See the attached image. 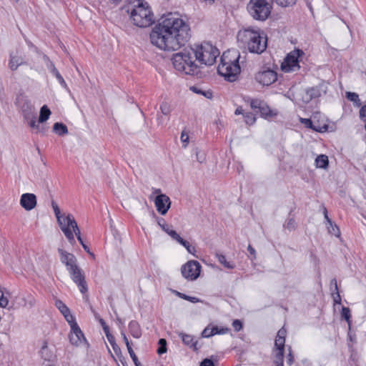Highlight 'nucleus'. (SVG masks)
<instances>
[{
	"label": "nucleus",
	"mask_w": 366,
	"mask_h": 366,
	"mask_svg": "<svg viewBox=\"0 0 366 366\" xmlns=\"http://www.w3.org/2000/svg\"><path fill=\"white\" fill-rule=\"evenodd\" d=\"M189 26L172 13L161 19L150 33V41L157 47L166 51H176L188 41Z\"/></svg>",
	"instance_id": "f257e3e1"
},
{
	"label": "nucleus",
	"mask_w": 366,
	"mask_h": 366,
	"mask_svg": "<svg viewBox=\"0 0 366 366\" xmlns=\"http://www.w3.org/2000/svg\"><path fill=\"white\" fill-rule=\"evenodd\" d=\"M237 39L247 47L249 52L260 54L267 47V36L264 31L259 28L248 27L239 30Z\"/></svg>",
	"instance_id": "f03ea898"
},
{
	"label": "nucleus",
	"mask_w": 366,
	"mask_h": 366,
	"mask_svg": "<svg viewBox=\"0 0 366 366\" xmlns=\"http://www.w3.org/2000/svg\"><path fill=\"white\" fill-rule=\"evenodd\" d=\"M127 12L132 24L140 28L149 27L155 21L150 6L143 0H134L132 5L127 6Z\"/></svg>",
	"instance_id": "7ed1b4c3"
},
{
	"label": "nucleus",
	"mask_w": 366,
	"mask_h": 366,
	"mask_svg": "<svg viewBox=\"0 0 366 366\" xmlns=\"http://www.w3.org/2000/svg\"><path fill=\"white\" fill-rule=\"evenodd\" d=\"M239 57V51L235 49L224 51L221 56V63L217 68L218 73L230 82L234 81L240 73Z\"/></svg>",
	"instance_id": "20e7f679"
},
{
	"label": "nucleus",
	"mask_w": 366,
	"mask_h": 366,
	"mask_svg": "<svg viewBox=\"0 0 366 366\" xmlns=\"http://www.w3.org/2000/svg\"><path fill=\"white\" fill-rule=\"evenodd\" d=\"M194 54L195 53L192 47L185 48L182 51L174 54L172 58L174 67L186 74L197 75L199 66L195 63Z\"/></svg>",
	"instance_id": "39448f33"
},
{
	"label": "nucleus",
	"mask_w": 366,
	"mask_h": 366,
	"mask_svg": "<svg viewBox=\"0 0 366 366\" xmlns=\"http://www.w3.org/2000/svg\"><path fill=\"white\" fill-rule=\"evenodd\" d=\"M194 51L195 61L204 65L210 66L214 64L219 55V50L208 42L196 46Z\"/></svg>",
	"instance_id": "423d86ee"
},
{
	"label": "nucleus",
	"mask_w": 366,
	"mask_h": 366,
	"mask_svg": "<svg viewBox=\"0 0 366 366\" xmlns=\"http://www.w3.org/2000/svg\"><path fill=\"white\" fill-rule=\"evenodd\" d=\"M247 11L254 19L264 21L271 13V6L267 0H249Z\"/></svg>",
	"instance_id": "0eeeda50"
},
{
	"label": "nucleus",
	"mask_w": 366,
	"mask_h": 366,
	"mask_svg": "<svg viewBox=\"0 0 366 366\" xmlns=\"http://www.w3.org/2000/svg\"><path fill=\"white\" fill-rule=\"evenodd\" d=\"M304 55V51L300 49H295L290 51L282 63L281 69L285 73L299 71L300 69V59Z\"/></svg>",
	"instance_id": "6e6552de"
},
{
	"label": "nucleus",
	"mask_w": 366,
	"mask_h": 366,
	"mask_svg": "<svg viewBox=\"0 0 366 366\" xmlns=\"http://www.w3.org/2000/svg\"><path fill=\"white\" fill-rule=\"evenodd\" d=\"M51 207L56 217L57 222L65 237L71 244L75 243L74 235H73L71 230L66 227L69 222L68 217H71V219H74V217L71 214H68L66 216L61 214L60 209L54 200L51 201Z\"/></svg>",
	"instance_id": "1a4fd4ad"
},
{
	"label": "nucleus",
	"mask_w": 366,
	"mask_h": 366,
	"mask_svg": "<svg viewBox=\"0 0 366 366\" xmlns=\"http://www.w3.org/2000/svg\"><path fill=\"white\" fill-rule=\"evenodd\" d=\"M14 103L21 113L24 119L32 117L33 114L36 113L31 101L23 94L17 95Z\"/></svg>",
	"instance_id": "9d476101"
},
{
	"label": "nucleus",
	"mask_w": 366,
	"mask_h": 366,
	"mask_svg": "<svg viewBox=\"0 0 366 366\" xmlns=\"http://www.w3.org/2000/svg\"><path fill=\"white\" fill-rule=\"evenodd\" d=\"M201 265L196 260H189L181 267L182 276L187 280L193 281L197 280L201 272Z\"/></svg>",
	"instance_id": "9b49d317"
},
{
	"label": "nucleus",
	"mask_w": 366,
	"mask_h": 366,
	"mask_svg": "<svg viewBox=\"0 0 366 366\" xmlns=\"http://www.w3.org/2000/svg\"><path fill=\"white\" fill-rule=\"evenodd\" d=\"M327 86L325 83L322 82L315 86L308 88L305 90V94L302 97L303 102L308 103L312 99L319 98L322 94H326Z\"/></svg>",
	"instance_id": "f8f14e48"
},
{
	"label": "nucleus",
	"mask_w": 366,
	"mask_h": 366,
	"mask_svg": "<svg viewBox=\"0 0 366 366\" xmlns=\"http://www.w3.org/2000/svg\"><path fill=\"white\" fill-rule=\"evenodd\" d=\"M71 280L75 282L81 293H85L87 292V285L85 281V277L82 269L77 266L76 267L71 269L68 271Z\"/></svg>",
	"instance_id": "ddd939ff"
},
{
	"label": "nucleus",
	"mask_w": 366,
	"mask_h": 366,
	"mask_svg": "<svg viewBox=\"0 0 366 366\" xmlns=\"http://www.w3.org/2000/svg\"><path fill=\"white\" fill-rule=\"evenodd\" d=\"M256 81L263 86H269L277 79V74L272 69L260 71L255 75Z\"/></svg>",
	"instance_id": "4468645a"
},
{
	"label": "nucleus",
	"mask_w": 366,
	"mask_h": 366,
	"mask_svg": "<svg viewBox=\"0 0 366 366\" xmlns=\"http://www.w3.org/2000/svg\"><path fill=\"white\" fill-rule=\"evenodd\" d=\"M71 327V333L69 334V340L72 345H78L82 341H86L83 332L77 325L75 319L72 322H68Z\"/></svg>",
	"instance_id": "2eb2a0df"
},
{
	"label": "nucleus",
	"mask_w": 366,
	"mask_h": 366,
	"mask_svg": "<svg viewBox=\"0 0 366 366\" xmlns=\"http://www.w3.org/2000/svg\"><path fill=\"white\" fill-rule=\"evenodd\" d=\"M154 204L158 212L164 215L170 207L171 201L168 196L164 194H160L156 197Z\"/></svg>",
	"instance_id": "dca6fc26"
},
{
	"label": "nucleus",
	"mask_w": 366,
	"mask_h": 366,
	"mask_svg": "<svg viewBox=\"0 0 366 366\" xmlns=\"http://www.w3.org/2000/svg\"><path fill=\"white\" fill-rule=\"evenodd\" d=\"M21 206L27 211L34 209L36 205V197L32 193H25L21 196Z\"/></svg>",
	"instance_id": "f3484780"
},
{
	"label": "nucleus",
	"mask_w": 366,
	"mask_h": 366,
	"mask_svg": "<svg viewBox=\"0 0 366 366\" xmlns=\"http://www.w3.org/2000/svg\"><path fill=\"white\" fill-rule=\"evenodd\" d=\"M300 122L302 123L305 127L312 129V130L318 132H324L327 131L328 128L327 124H324L322 126L317 125L310 119L300 118Z\"/></svg>",
	"instance_id": "a211bd4d"
},
{
	"label": "nucleus",
	"mask_w": 366,
	"mask_h": 366,
	"mask_svg": "<svg viewBox=\"0 0 366 366\" xmlns=\"http://www.w3.org/2000/svg\"><path fill=\"white\" fill-rule=\"evenodd\" d=\"M55 305L68 322H72L75 319V317L71 314L69 307L62 301L56 300Z\"/></svg>",
	"instance_id": "6ab92c4d"
},
{
	"label": "nucleus",
	"mask_w": 366,
	"mask_h": 366,
	"mask_svg": "<svg viewBox=\"0 0 366 366\" xmlns=\"http://www.w3.org/2000/svg\"><path fill=\"white\" fill-rule=\"evenodd\" d=\"M40 355L42 359L48 362H52L55 358V355L54 352L49 348L46 341H44L41 346Z\"/></svg>",
	"instance_id": "aec40b11"
},
{
	"label": "nucleus",
	"mask_w": 366,
	"mask_h": 366,
	"mask_svg": "<svg viewBox=\"0 0 366 366\" xmlns=\"http://www.w3.org/2000/svg\"><path fill=\"white\" fill-rule=\"evenodd\" d=\"M68 223L66 224V227L69 229H71L72 233L75 234V235L76 236V238L78 239V241L79 242V243L81 244H84V242H83V239L81 237V232H80V229L77 225V223L76 222V220L74 219H71V217H68Z\"/></svg>",
	"instance_id": "412c9836"
},
{
	"label": "nucleus",
	"mask_w": 366,
	"mask_h": 366,
	"mask_svg": "<svg viewBox=\"0 0 366 366\" xmlns=\"http://www.w3.org/2000/svg\"><path fill=\"white\" fill-rule=\"evenodd\" d=\"M172 239L177 241L178 243L184 246L189 253L194 255V253L196 252V248L194 246L191 245L189 242L184 240L177 233H172Z\"/></svg>",
	"instance_id": "4be33fe9"
},
{
	"label": "nucleus",
	"mask_w": 366,
	"mask_h": 366,
	"mask_svg": "<svg viewBox=\"0 0 366 366\" xmlns=\"http://www.w3.org/2000/svg\"><path fill=\"white\" fill-rule=\"evenodd\" d=\"M129 330L131 335L137 339H139L142 336V329L138 322L136 320H132L129 323Z\"/></svg>",
	"instance_id": "5701e85b"
},
{
	"label": "nucleus",
	"mask_w": 366,
	"mask_h": 366,
	"mask_svg": "<svg viewBox=\"0 0 366 366\" xmlns=\"http://www.w3.org/2000/svg\"><path fill=\"white\" fill-rule=\"evenodd\" d=\"M180 335L182 337V342H184V345L189 346L194 351H197L198 350L197 347V341L194 340L193 336L184 333H182Z\"/></svg>",
	"instance_id": "b1692460"
},
{
	"label": "nucleus",
	"mask_w": 366,
	"mask_h": 366,
	"mask_svg": "<svg viewBox=\"0 0 366 366\" xmlns=\"http://www.w3.org/2000/svg\"><path fill=\"white\" fill-rule=\"evenodd\" d=\"M259 112H260L261 116L264 118H270L277 115V112L271 109L264 102H262L260 108L259 109Z\"/></svg>",
	"instance_id": "393cba45"
},
{
	"label": "nucleus",
	"mask_w": 366,
	"mask_h": 366,
	"mask_svg": "<svg viewBox=\"0 0 366 366\" xmlns=\"http://www.w3.org/2000/svg\"><path fill=\"white\" fill-rule=\"evenodd\" d=\"M58 252L60 254V260L63 264H66L72 260H75L76 257L73 254L60 248L58 249Z\"/></svg>",
	"instance_id": "a878e982"
},
{
	"label": "nucleus",
	"mask_w": 366,
	"mask_h": 366,
	"mask_svg": "<svg viewBox=\"0 0 366 366\" xmlns=\"http://www.w3.org/2000/svg\"><path fill=\"white\" fill-rule=\"evenodd\" d=\"M24 120L28 122V124L29 125V127L31 129L36 130V133H38V132H44L43 127H40L36 123V113L33 114L32 117L25 118Z\"/></svg>",
	"instance_id": "bb28decb"
},
{
	"label": "nucleus",
	"mask_w": 366,
	"mask_h": 366,
	"mask_svg": "<svg viewBox=\"0 0 366 366\" xmlns=\"http://www.w3.org/2000/svg\"><path fill=\"white\" fill-rule=\"evenodd\" d=\"M329 160L325 154H320L315 159V164L318 168L325 169L328 167Z\"/></svg>",
	"instance_id": "cd10ccee"
},
{
	"label": "nucleus",
	"mask_w": 366,
	"mask_h": 366,
	"mask_svg": "<svg viewBox=\"0 0 366 366\" xmlns=\"http://www.w3.org/2000/svg\"><path fill=\"white\" fill-rule=\"evenodd\" d=\"M54 132L59 136H63L68 134L67 127L61 122H56L53 126Z\"/></svg>",
	"instance_id": "c85d7f7f"
},
{
	"label": "nucleus",
	"mask_w": 366,
	"mask_h": 366,
	"mask_svg": "<svg viewBox=\"0 0 366 366\" xmlns=\"http://www.w3.org/2000/svg\"><path fill=\"white\" fill-rule=\"evenodd\" d=\"M24 64L23 59L21 57L10 55V60L9 63V68L14 71L17 69L18 66Z\"/></svg>",
	"instance_id": "c756f323"
},
{
	"label": "nucleus",
	"mask_w": 366,
	"mask_h": 366,
	"mask_svg": "<svg viewBox=\"0 0 366 366\" xmlns=\"http://www.w3.org/2000/svg\"><path fill=\"white\" fill-rule=\"evenodd\" d=\"M51 114V111L46 105H44L40 109V114L39 117V123H43L46 122Z\"/></svg>",
	"instance_id": "7c9ffc66"
},
{
	"label": "nucleus",
	"mask_w": 366,
	"mask_h": 366,
	"mask_svg": "<svg viewBox=\"0 0 366 366\" xmlns=\"http://www.w3.org/2000/svg\"><path fill=\"white\" fill-rule=\"evenodd\" d=\"M216 257L219 263L222 264L224 267L227 269H234L235 267V264L234 263L227 261L226 257L224 254L216 253Z\"/></svg>",
	"instance_id": "2f4dec72"
},
{
	"label": "nucleus",
	"mask_w": 366,
	"mask_h": 366,
	"mask_svg": "<svg viewBox=\"0 0 366 366\" xmlns=\"http://www.w3.org/2000/svg\"><path fill=\"white\" fill-rule=\"evenodd\" d=\"M284 352H285V349H282V348L277 349V352L275 354L274 360V362L276 365V366H284V365H283Z\"/></svg>",
	"instance_id": "473e14b6"
},
{
	"label": "nucleus",
	"mask_w": 366,
	"mask_h": 366,
	"mask_svg": "<svg viewBox=\"0 0 366 366\" xmlns=\"http://www.w3.org/2000/svg\"><path fill=\"white\" fill-rule=\"evenodd\" d=\"M158 224L164 231L167 234H168L172 238V233H177L176 231L171 229V226L167 224L164 219H160L158 221Z\"/></svg>",
	"instance_id": "72a5a7b5"
},
{
	"label": "nucleus",
	"mask_w": 366,
	"mask_h": 366,
	"mask_svg": "<svg viewBox=\"0 0 366 366\" xmlns=\"http://www.w3.org/2000/svg\"><path fill=\"white\" fill-rule=\"evenodd\" d=\"M346 97L347 99L352 102L356 106L360 107L361 105V101L357 94L348 92L346 93Z\"/></svg>",
	"instance_id": "f704fd0d"
},
{
	"label": "nucleus",
	"mask_w": 366,
	"mask_h": 366,
	"mask_svg": "<svg viewBox=\"0 0 366 366\" xmlns=\"http://www.w3.org/2000/svg\"><path fill=\"white\" fill-rule=\"evenodd\" d=\"M176 295L183 299V300H187V301H189L192 303H197V302H202L198 297H191V296H189V295H187L184 293H182V292H176Z\"/></svg>",
	"instance_id": "c9c22d12"
},
{
	"label": "nucleus",
	"mask_w": 366,
	"mask_h": 366,
	"mask_svg": "<svg viewBox=\"0 0 366 366\" xmlns=\"http://www.w3.org/2000/svg\"><path fill=\"white\" fill-rule=\"evenodd\" d=\"M158 344H159V347H158V349L157 350V352L159 354V355H162L164 353H165L167 352V341L164 338H161L159 339V342H158Z\"/></svg>",
	"instance_id": "e433bc0d"
},
{
	"label": "nucleus",
	"mask_w": 366,
	"mask_h": 366,
	"mask_svg": "<svg viewBox=\"0 0 366 366\" xmlns=\"http://www.w3.org/2000/svg\"><path fill=\"white\" fill-rule=\"evenodd\" d=\"M274 2L282 7L292 6L297 2V0H274Z\"/></svg>",
	"instance_id": "4c0bfd02"
},
{
	"label": "nucleus",
	"mask_w": 366,
	"mask_h": 366,
	"mask_svg": "<svg viewBox=\"0 0 366 366\" xmlns=\"http://www.w3.org/2000/svg\"><path fill=\"white\" fill-rule=\"evenodd\" d=\"M196 155V159L199 163H204L206 161V154L204 152L199 150L198 148H195L193 150Z\"/></svg>",
	"instance_id": "58836bf2"
},
{
	"label": "nucleus",
	"mask_w": 366,
	"mask_h": 366,
	"mask_svg": "<svg viewBox=\"0 0 366 366\" xmlns=\"http://www.w3.org/2000/svg\"><path fill=\"white\" fill-rule=\"evenodd\" d=\"M285 229L292 231L296 229V222L294 218H289L283 225Z\"/></svg>",
	"instance_id": "ea45409f"
},
{
	"label": "nucleus",
	"mask_w": 366,
	"mask_h": 366,
	"mask_svg": "<svg viewBox=\"0 0 366 366\" xmlns=\"http://www.w3.org/2000/svg\"><path fill=\"white\" fill-rule=\"evenodd\" d=\"M229 331V329L227 327H218L217 326H214L212 327L213 335H223L226 334Z\"/></svg>",
	"instance_id": "a19ab883"
},
{
	"label": "nucleus",
	"mask_w": 366,
	"mask_h": 366,
	"mask_svg": "<svg viewBox=\"0 0 366 366\" xmlns=\"http://www.w3.org/2000/svg\"><path fill=\"white\" fill-rule=\"evenodd\" d=\"M331 284L334 285L335 289L336 290V296H334V302L335 303L340 304V302H341V297H340V295L339 292H338L337 280L335 279L332 280Z\"/></svg>",
	"instance_id": "79ce46f5"
},
{
	"label": "nucleus",
	"mask_w": 366,
	"mask_h": 366,
	"mask_svg": "<svg viewBox=\"0 0 366 366\" xmlns=\"http://www.w3.org/2000/svg\"><path fill=\"white\" fill-rule=\"evenodd\" d=\"M58 80L59 83L61 84V86L64 88H67V84L66 81H64L62 76L60 74L58 70L54 71V72L51 73Z\"/></svg>",
	"instance_id": "37998d69"
},
{
	"label": "nucleus",
	"mask_w": 366,
	"mask_h": 366,
	"mask_svg": "<svg viewBox=\"0 0 366 366\" xmlns=\"http://www.w3.org/2000/svg\"><path fill=\"white\" fill-rule=\"evenodd\" d=\"M44 59L45 61L46 65L51 73L56 71V68L55 67L54 63L49 59L47 56H44Z\"/></svg>",
	"instance_id": "c03bdc74"
},
{
	"label": "nucleus",
	"mask_w": 366,
	"mask_h": 366,
	"mask_svg": "<svg viewBox=\"0 0 366 366\" xmlns=\"http://www.w3.org/2000/svg\"><path fill=\"white\" fill-rule=\"evenodd\" d=\"M327 229H328V232L336 236V237H339L340 236V229L338 228V227L336 225V224H333V223L332 222V225H329L327 226Z\"/></svg>",
	"instance_id": "a18cd8bd"
},
{
	"label": "nucleus",
	"mask_w": 366,
	"mask_h": 366,
	"mask_svg": "<svg viewBox=\"0 0 366 366\" xmlns=\"http://www.w3.org/2000/svg\"><path fill=\"white\" fill-rule=\"evenodd\" d=\"M244 119H245L246 124H249V125L253 124L256 121L255 117L254 116L253 114H252L250 112L246 113L244 114Z\"/></svg>",
	"instance_id": "49530a36"
},
{
	"label": "nucleus",
	"mask_w": 366,
	"mask_h": 366,
	"mask_svg": "<svg viewBox=\"0 0 366 366\" xmlns=\"http://www.w3.org/2000/svg\"><path fill=\"white\" fill-rule=\"evenodd\" d=\"M341 315H342V317H343L345 320L349 322L350 319L351 317L350 309L346 307H342V311H341Z\"/></svg>",
	"instance_id": "de8ad7c7"
},
{
	"label": "nucleus",
	"mask_w": 366,
	"mask_h": 366,
	"mask_svg": "<svg viewBox=\"0 0 366 366\" xmlns=\"http://www.w3.org/2000/svg\"><path fill=\"white\" fill-rule=\"evenodd\" d=\"M285 339L276 337L275 341H274V347L276 349H285Z\"/></svg>",
	"instance_id": "09e8293b"
},
{
	"label": "nucleus",
	"mask_w": 366,
	"mask_h": 366,
	"mask_svg": "<svg viewBox=\"0 0 366 366\" xmlns=\"http://www.w3.org/2000/svg\"><path fill=\"white\" fill-rule=\"evenodd\" d=\"M160 109L164 115H168L171 112L170 106L167 102H162L160 106Z\"/></svg>",
	"instance_id": "8fccbe9b"
},
{
	"label": "nucleus",
	"mask_w": 366,
	"mask_h": 366,
	"mask_svg": "<svg viewBox=\"0 0 366 366\" xmlns=\"http://www.w3.org/2000/svg\"><path fill=\"white\" fill-rule=\"evenodd\" d=\"M189 134L183 131L181 134V141L183 144V147L184 148H186L188 143H189Z\"/></svg>",
	"instance_id": "3c124183"
},
{
	"label": "nucleus",
	"mask_w": 366,
	"mask_h": 366,
	"mask_svg": "<svg viewBox=\"0 0 366 366\" xmlns=\"http://www.w3.org/2000/svg\"><path fill=\"white\" fill-rule=\"evenodd\" d=\"M9 304V300L4 296L3 292L0 290V307H6Z\"/></svg>",
	"instance_id": "603ef678"
},
{
	"label": "nucleus",
	"mask_w": 366,
	"mask_h": 366,
	"mask_svg": "<svg viewBox=\"0 0 366 366\" xmlns=\"http://www.w3.org/2000/svg\"><path fill=\"white\" fill-rule=\"evenodd\" d=\"M263 102L259 99H252L250 102V106L252 109H259Z\"/></svg>",
	"instance_id": "864d4df0"
},
{
	"label": "nucleus",
	"mask_w": 366,
	"mask_h": 366,
	"mask_svg": "<svg viewBox=\"0 0 366 366\" xmlns=\"http://www.w3.org/2000/svg\"><path fill=\"white\" fill-rule=\"evenodd\" d=\"M232 327L236 332H238L242 328V323L240 320H235L232 322Z\"/></svg>",
	"instance_id": "5fc2aeb1"
},
{
	"label": "nucleus",
	"mask_w": 366,
	"mask_h": 366,
	"mask_svg": "<svg viewBox=\"0 0 366 366\" xmlns=\"http://www.w3.org/2000/svg\"><path fill=\"white\" fill-rule=\"evenodd\" d=\"M202 336L203 337H210L212 336H213V332H212V328H209V327H206L202 332Z\"/></svg>",
	"instance_id": "6e6d98bb"
},
{
	"label": "nucleus",
	"mask_w": 366,
	"mask_h": 366,
	"mask_svg": "<svg viewBox=\"0 0 366 366\" xmlns=\"http://www.w3.org/2000/svg\"><path fill=\"white\" fill-rule=\"evenodd\" d=\"M65 266L68 271L78 266L76 258H75V260H72V261L68 262L67 264H66Z\"/></svg>",
	"instance_id": "4d7b16f0"
},
{
	"label": "nucleus",
	"mask_w": 366,
	"mask_h": 366,
	"mask_svg": "<svg viewBox=\"0 0 366 366\" xmlns=\"http://www.w3.org/2000/svg\"><path fill=\"white\" fill-rule=\"evenodd\" d=\"M112 347V349L117 356L122 355V350L121 348L119 347V345L116 343L111 345Z\"/></svg>",
	"instance_id": "13d9d810"
},
{
	"label": "nucleus",
	"mask_w": 366,
	"mask_h": 366,
	"mask_svg": "<svg viewBox=\"0 0 366 366\" xmlns=\"http://www.w3.org/2000/svg\"><path fill=\"white\" fill-rule=\"evenodd\" d=\"M199 366H214V364L212 360L206 358L200 363Z\"/></svg>",
	"instance_id": "bf43d9fd"
},
{
	"label": "nucleus",
	"mask_w": 366,
	"mask_h": 366,
	"mask_svg": "<svg viewBox=\"0 0 366 366\" xmlns=\"http://www.w3.org/2000/svg\"><path fill=\"white\" fill-rule=\"evenodd\" d=\"M131 358L132 359V361L134 362L135 366H142V364L139 361L136 354L134 352H132L129 354Z\"/></svg>",
	"instance_id": "052dcab7"
},
{
	"label": "nucleus",
	"mask_w": 366,
	"mask_h": 366,
	"mask_svg": "<svg viewBox=\"0 0 366 366\" xmlns=\"http://www.w3.org/2000/svg\"><path fill=\"white\" fill-rule=\"evenodd\" d=\"M286 335H287V330L285 329V327H282L277 332V337L285 339Z\"/></svg>",
	"instance_id": "680f3d73"
},
{
	"label": "nucleus",
	"mask_w": 366,
	"mask_h": 366,
	"mask_svg": "<svg viewBox=\"0 0 366 366\" xmlns=\"http://www.w3.org/2000/svg\"><path fill=\"white\" fill-rule=\"evenodd\" d=\"M360 117L362 119L366 118V105H364L361 107L360 110Z\"/></svg>",
	"instance_id": "e2e57ef3"
},
{
	"label": "nucleus",
	"mask_w": 366,
	"mask_h": 366,
	"mask_svg": "<svg viewBox=\"0 0 366 366\" xmlns=\"http://www.w3.org/2000/svg\"><path fill=\"white\" fill-rule=\"evenodd\" d=\"M293 362H294V357H293V355L292 354L291 348L290 347V352H289V355H288V357H287V363L289 365H292Z\"/></svg>",
	"instance_id": "0e129e2a"
},
{
	"label": "nucleus",
	"mask_w": 366,
	"mask_h": 366,
	"mask_svg": "<svg viewBox=\"0 0 366 366\" xmlns=\"http://www.w3.org/2000/svg\"><path fill=\"white\" fill-rule=\"evenodd\" d=\"M247 250L249 252V254L253 257V259H256V252L255 249L252 247V245H248Z\"/></svg>",
	"instance_id": "69168bd1"
},
{
	"label": "nucleus",
	"mask_w": 366,
	"mask_h": 366,
	"mask_svg": "<svg viewBox=\"0 0 366 366\" xmlns=\"http://www.w3.org/2000/svg\"><path fill=\"white\" fill-rule=\"evenodd\" d=\"M106 337L111 345L116 343L115 338L112 334H109V335L107 334Z\"/></svg>",
	"instance_id": "338daca9"
},
{
	"label": "nucleus",
	"mask_w": 366,
	"mask_h": 366,
	"mask_svg": "<svg viewBox=\"0 0 366 366\" xmlns=\"http://www.w3.org/2000/svg\"><path fill=\"white\" fill-rule=\"evenodd\" d=\"M324 216H325V219L327 222V223L329 224V225H332V220L330 219V217H328V214H327V209L326 208H324Z\"/></svg>",
	"instance_id": "774afa93"
}]
</instances>
